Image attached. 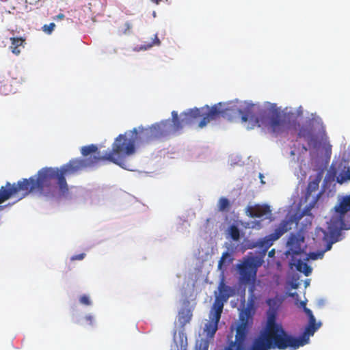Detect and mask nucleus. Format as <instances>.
Instances as JSON below:
<instances>
[{
	"label": "nucleus",
	"instance_id": "obj_1",
	"mask_svg": "<svg viewBox=\"0 0 350 350\" xmlns=\"http://www.w3.org/2000/svg\"><path fill=\"white\" fill-rule=\"evenodd\" d=\"M81 153L83 156L82 159H72L60 168L43 167L37 172L36 176L22 179V198L32 192H38L45 196H55L57 185L61 196L68 195V186L65 176L94 167L100 161L98 148L95 144L81 147Z\"/></svg>",
	"mask_w": 350,
	"mask_h": 350
},
{
	"label": "nucleus",
	"instance_id": "obj_2",
	"mask_svg": "<svg viewBox=\"0 0 350 350\" xmlns=\"http://www.w3.org/2000/svg\"><path fill=\"white\" fill-rule=\"evenodd\" d=\"M170 134V120H165L155 123L150 126L144 128L139 126L132 131L119 135L112 144L111 151L103 156H100V161H109L124 167L126 157L135 152V145L137 144H148L154 139L167 136Z\"/></svg>",
	"mask_w": 350,
	"mask_h": 350
},
{
	"label": "nucleus",
	"instance_id": "obj_3",
	"mask_svg": "<svg viewBox=\"0 0 350 350\" xmlns=\"http://www.w3.org/2000/svg\"><path fill=\"white\" fill-rule=\"evenodd\" d=\"M232 109L226 103H219L212 107L205 105L201 108H193L181 113V119L178 118V113L172 112V120H170V133L180 130L184 125L191 124L198 119L201 118L198 124L200 128L206 126L210 122L220 118H230L232 114Z\"/></svg>",
	"mask_w": 350,
	"mask_h": 350
},
{
	"label": "nucleus",
	"instance_id": "obj_4",
	"mask_svg": "<svg viewBox=\"0 0 350 350\" xmlns=\"http://www.w3.org/2000/svg\"><path fill=\"white\" fill-rule=\"evenodd\" d=\"M295 337L288 334L280 324L275 322L274 314L269 315L266 330L254 339L250 350H268L290 348L295 350Z\"/></svg>",
	"mask_w": 350,
	"mask_h": 350
},
{
	"label": "nucleus",
	"instance_id": "obj_5",
	"mask_svg": "<svg viewBox=\"0 0 350 350\" xmlns=\"http://www.w3.org/2000/svg\"><path fill=\"white\" fill-rule=\"evenodd\" d=\"M350 229V194L339 200L335 206L334 211L328 225V232L322 229L317 230V235L322 236V240L325 243V250H331L333 243L338 241L342 230Z\"/></svg>",
	"mask_w": 350,
	"mask_h": 350
},
{
	"label": "nucleus",
	"instance_id": "obj_6",
	"mask_svg": "<svg viewBox=\"0 0 350 350\" xmlns=\"http://www.w3.org/2000/svg\"><path fill=\"white\" fill-rule=\"evenodd\" d=\"M261 265V261L256 257L251 256L243 259L237 265L239 274V282L242 284H249L256 277L258 268Z\"/></svg>",
	"mask_w": 350,
	"mask_h": 350
},
{
	"label": "nucleus",
	"instance_id": "obj_7",
	"mask_svg": "<svg viewBox=\"0 0 350 350\" xmlns=\"http://www.w3.org/2000/svg\"><path fill=\"white\" fill-rule=\"evenodd\" d=\"M268 125L271 131L280 134L291 127V115L280 110H273L268 117Z\"/></svg>",
	"mask_w": 350,
	"mask_h": 350
},
{
	"label": "nucleus",
	"instance_id": "obj_8",
	"mask_svg": "<svg viewBox=\"0 0 350 350\" xmlns=\"http://www.w3.org/2000/svg\"><path fill=\"white\" fill-rule=\"evenodd\" d=\"M224 308V303L219 299H216L213 304L211 313L210 321L206 323L204 332L208 337L213 338L218 329V323L221 319V315Z\"/></svg>",
	"mask_w": 350,
	"mask_h": 350
},
{
	"label": "nucleus",
	"instance_id": "obj_9",
	"mask_svg": "<svg viewBox=\"0 0 350 350\" xmlns=\"http://www.w3.org/2000/svg\"><path fill=\"white\" fill-rule=\"evenodd\" d=\"M304 312L309 319V323L306 327L305 330L300 337H295V348L296 349L300 347L308 344L310 336H312L315 331L319 329V325H316V319L311 310L304 308Z\"/></svg>",
	"mask_w": 350,
	"mask_h": 350
},
{
	"label": "nucleus",
	"instance_id": "obj_10",
	"mask_svg": "<svg viewBox=\"0 0 350 350\" xmlns=\"http://www.w3.org/2000/svg\"><path fill=\"white\" fill-rule=\"evenodd\" d=\"M233 260V258L231 257V255L228 252H225L222 254V256L219 260L218 262V269L221 271L222 273V280L219 285V291L220 295V299L218 298L219 300H221L223 303L224 301H226L228 298L230 296V288L229 286H226L224 283V269H223V267L224 265H228L230 264Z\"/></svg>",
	"mask_w": 350,
	"mask_h": 350
},
{
	"label": "nucleus",
	"instance_id": "obj_11",
	"mask_svg": "<svg viewBox=\"0 0 350 350\" xmlns=\"http://www.w3.org/2000/svg\"><path fill=\"white\" fill-rule=\"evenodd\" d=\"M288 222L283 220L279 226L275 229L274 232L268 236L260 239L258 241V245L265 252L267 251L273 244V242L278 240L288 230Z\"/></svg>",
	"mask_w": 350,
	"mask_h": 350
},
{
	"label": "nucleus",
	"instance_id": "obj_12",
	"mask_svg": "<svg viewBox=\"0 0 350 350\" xmlns=\"http://www.w3.org/2000/svg\"><path fill=\"white\" fill-rule=\"evenodd\" d=\"M21 182L19 180L17 184L11 185L8 182L5 187H1L0 189V204L4 202L10 197L19 192H22L23 193V189H21Z\"/></svg>",
	"mask_w": 350,
	"mask_h": 350
},
{
	"label": "nucleus",
	"instance_id": "obj_13",
	"mask_svg": "<svg viewBox=\"0 0 350 350\" xmlns=\"http://www.w3.org/2000/svg\"><path fill=\"white\" fill-rule=\"evenodd\" d=\"M249 328L237 326L234 342H231L227 347L232 350H245V340Z\"/></svg>",
	"mask_w": 350,
	"mask_h": 350
},
{
	"label": "nucleus",
	"instance_id": "obj_14",
	"mask_svg": "<svg viewBox=\"0 0 350 350\" xmlns=\"http://www.w3.org/2000/svg\"><path fill=\"white\" fill-rule=\"evenodd\" d=\"M271 211L270 206L267 204H255L254 206H248L245 209L246 215L252 218H260L263 216L271 215Z\"/></svg>",
	"mask_w": 350,
	"mask_h": 350
},
{
	"label": "nucleus",
	"instance_id": "obj_15",
	"mask_svg": "<svg viewBox=\"0 0 350 350\" xmlns=\"http://www.w3.org/2000/svg\"><path fill=\"white\" fill-rule=\"evenodd\" d=\"M16 79H14L9 74H0V93L8 95L14 92V85L17 83Z\"/></svg>",
	"mask_w": 350,
	"mask_h": 350
},
{
	"label": "nucleus",
	"instance_id": "obj_16",
	"mask_svg": "<svg viewBox=\"0 0 350 350\" xmlns=\"http://www.w3.org/2000/svg\"><path fill=\"white\" fill-rule=\"evenodd\" d=\"M302 243H304V238L294 234H291L287 241L289 251L293 254H299L302 252Z\"/></svg>",
	"mask_w": 350,
	"mask_h": 350
},
{
	"label": "nucleus",
	"instance_id": "obj_17",
	"mask_svg": "<svg viewBox=\"0 0 350 350\" xmlns=\"http://www.w3.org/2000/svg\"><path fill=\"white\" fill-rule=\"evenodd\" d=\"M327 137L325 133V129L323 128L319 135H314L313 132L310 134V137L306 139L308 145L314 148H318L321 142H325Z\"/></svg>",
	"mask_w": 350,
	"mask_h": 350
},
{
	"label": "nucleus",
	"instance_id": "obj_18",
	"mask_svg": "<svg viewBox=\"0 0 350 350\" xmlns=\"http://www.w3.org/2000/svg\"><path fill=\"white\" fill-rule=\"evenodd\" d=\"M250 107H247L245 109V111L239 110V113L241 114L242 122H245L247 121L252 122L253 124L250 127V129H252L254 126H258V127L261 126V124L260 122L259 118L251 113Z\"/></svg>",
	"mask_w": 350,
	"mask_h": 350
},
{
	"label": "nucleus",
	"instance_id": "obj_19",
	"mask_svg": "<svg viewBox=\"0 0 350 350\" xmlns=\"http://www.w3.org/2000/svg\"><path fill=\"white\" fill-rule=\"evenodd\" d=\"M252 323V316L250 309L247 308L242 311L239 315V326L249 328Z\"/></svg>",
	"mask_w": 350,
	"mask_h": 350
},
{
	"label": "nucleus",
	"instance_id": "obj_20",
	"mask_svg": "<svg viewBox=\"0 0 350 350\" xmlns=\"http://www.w3.org/2000/svg\"><path fill=\"white\" fill-rule=\"evenodd\" d=\"M12 44L10 49L12 52L18 55L21 53V48L24 47L25 40L22 38H11Z\"/></svg>",
	"mask_w": 350,
	"mask_h": 350
},
{
	"label": "nucleus",
	"instance_id": "obj_21",
	"mask_svg": "<svg viewBox=\"0 0 350 350\" xmlns=\"http://www.w3.org/2000/svg\"><path fill=\"white\" fill-rule=\"evenodd\" d=\"M296 269L303 273L306 276H308L312 273V268L306 262H303L301 260H298L295 265Z\"/></svg>",
	"mask_w": 350,
	"mask_h": 350
},
{
	"label": "nucleus",
	"instance_id": "obj_22",
	"mask_svg": "<svg viewBox=\"0 0 350 350\" xmlns=\"http://www.w3.org/2000/svg\"><path fill=\"white\" fill-rule=\"evenodd\" d=\"M312 132V127L310 125H304L299 129L297 136L306 140Z\"/></svg>",
	"mask_w": 350,
	"mask_h": 350
},
{
	"label": "nucleus",
	"instance_id": "obj_23",
	"mask_svg": "<svg viewBox=\"0 0 350 350\" xmlns=\"http://www.w3.org/2000/svg\"><path fill=\"white\" fill-rule=\"evenodd\" d=\"M321 177H317L315 180L310 181L307 187V195L310 196L314 191L319 189Z\"/></svg>",
	"mask_w": 350,
	"mask_h": 350
},
{
	"label": "nucleus",
	"instance_id": "obj_24",
	"mask_svg": "<svg viewBox=\"0 0 350 350\" xmlns=\"http://www.w3.org/2000/svg\"><path fill=\"white\" fill-rule=\"evenodd\" d=\"M230 238L234 241H239L240 239V230L235 225H231L228 229Z\"/></svg>",
	"mask_w": 350,
	"mask_h": 350
},
{
	"label": "nucleus",
	"instance_id": "obj_25",
	"mask_svg": "<svg viewBox=\"0 0 350 350\" xmlns=\"http://www.w3.org/2000/svg\"><path fill=\"white\" fill-rule=\"evenodd\" d=\"M350 180V167H348L346 170H342L337 177V181L339 183Z\"/></svg>",
	"mask_w": 350,
	"mask_h": 350
},
{
	"label": "nucleus",
	"instance_id": "obj_26",
	"mask_svg": "<svg viewBox=\"0 0 350 350\" xmlns=\"http://www.w3.org/2000/svg\"><path fill=\"white\" fill-rule=\"evenodd\" d=\"M152 42L150 43L144 44V45L140 46L141 49L143 50H147L150 49L151 47L154 46H159L161 44L160 40L158 38V36L157 34L154 36V38L152 39Z\"/></svg>",
	"mask_w": 350,
	"mask_h": 350
},
{
	"label": "nucleus",
	"instance_id": "obj_27",
	"mask_svg": "<svg viewBox=\"0 0 350 350\" xmlns=\"http://www.w3.org/2000/svg\"><path fill=\"white\" fill-rule=\"evenodd\" d=\"M230 206L228 199L226 198H221L218 202V208L219 211H226Z\"/></svg>",
	"mask_w": 350,
	"mask_h": 350
},
{
	"label": "nucleus",
	"instance_id": "obj_28",
	"mask_svg": "<svg viewBox=\"0 0 350 350\" xmlns=\"http://www.w3.org/2000/svg\"><path fill=\"white\" fill-rule=\"evenodd\" d=\"M55 27V24L54 23H51L49 25H44L42 27V29L47 34H51L53 32V31L54 30Z\"/></svg>",
	"mask_w": 350,
	"mask_h": 350
},
{
	"label": "nucleus",
	"instance_id": "obj_29",
	"mask_svg": "<svg viewBox=\"0 0 350 350\" xmlns=\"http://www.w3.org/2000/svg\"><path fill=\"white\" fill-rule=\"evenodd\" d=\"M79 301L81 304H83L85 306L91 305V301H90L89 297L86 295H81L79 298Z\"/></svg>",
	"mask_w": 350,
	"mask_h": 350
},
{
	"label": "nucleus",
	"instance_id": "obj_30",
	"mask_svg": "<svg viewBox=\"0 0 350 350\" xmlns=\"http://www.w3.org/2000/svg\"><path fill=\"white\" fill-rule=\"evenodd\" d=\"M323 257V253L321 252H310L308 254L309 259L317 260Z\"/></svg>",
	"mask_w": 350,
	"mask_h": 350
},
{
	"label": "nucleus",
	"instance_id": "obj_31",
	"mask_svg": "<svg viewBox=\"0 0 350 350\" xmlns=\"http://www.w3.org/2000/svg\"><path fill=\"white\" fill-rule=\"evenodd\" d=\"M85 254L84 253L74 255L70 258V260L71 261L81 260H83L85 258Z\"/></svg>",
	"mask_w": 350,
	"mask_h": 350
},
{
	"label": "nucleus",
	"instance_id": "obj_32",
	"mask_svg": "<svg viewBox=\"0 0 350 350\" xmlns=\"http://www.w3.org/2000/svg\"><path fill=\"white\" fill-rule=\"evenodd\" d=\"M125 29L123 30L124 33H126L130 31L132 28V25L129 22H126L124 24Z\"/></svg>",
	"mask_w": 350,
	"mask_h": 350
},
{
	"label": "nucleus",
	"instance_id": "obj_33",
	"mask_svg": "<svg viewBox=\"0 0 350 350\" xmlns=\"http://www.w3.org/2000/svg\"><path fill=\"white\" fill-rule=\"evenodd\" d=\"M85 320L88 322V324L90 325H93V321H94V318L91 315H87L85 316Z\"/></svg>",
	"mask_w": 350,
	"mask_h": 350
},
{
	"label": "nucleus",
	"instance_id": "obj_34",
	"mask_svg": "<svg viewBox=\"0 0 350 350\" xmlns=\"http://www.w3.org/2000/svg\"><path fill=\"white\" fill-rule=\"evenodd\" d=\"M64 18H65V15L64 14L60 13L54 17V20H62Z\"/></svg>",
	"mask_w": 350,
	"mask_h": 350
},
{
	"label": "nucleus",
	"instance_id": "obj_35",
	"mask_svg": "<svg viewBox=\"0 0 350 350\" xmlns=\"http://www.w3.org/2000/svg\"><path fill=\"white\" fill-rule=\"evenodd\" d=\"M40 0H26V2L29 3L30 5H36Z\"/></svg>",
	"mask_w": 350,
	"mask_h": 350
},
{
	"label": "nucleus",
	"instance_id": "obj_36",
	"mask_svg": "<svg viewBox=\"0 0 350 350\" xmlns=\"http://www.w3.org/2000/svg\"><path fill=\"white\" fill-rule=\"evenodd\" d=\"M275 250H274V249H272L271 250H270V251L269 252L268 256H269V257H273V256L275 255Z\"/></svg>",
	"mask_w": 350,
	"mask_h": 350
},
{
	"label": "nucleus",
	"instance_id": "obj_37",
	"mask_svg": "<svg viewBox=\"0 0 350 350\" xmlns=\"http://www.w3.org/2000/svg\"><path fill=\"white\" fill-rule=\"evenodd\" d=\"M150 1L157 5H159L162 0H150Z\"/></svg>",
	"mask_w": 350,
	"mask_h": 350
},
{
	"label": "nucleus",
	"instance_id": "obj_38",
	"mask_svg": "<svg viewBox=\"0 0 350 350\" xmlns=\"http://www.w3.org/2000/svg\"><path fill=\"white\" fill-rule=\"evenodd\" d=\"M307 150H308L307 148L304 145H303L302 146L301 152L304 153V152H307Z\"/></svg>",
	"mask_w": 350,
	"mask_h": 350
},
{
	"label": "nucleus",
	"instance_id": "obj_39",
	"mask_svg": "<svg viewBox=\"0 0 350 350\" xmlns=\"http://www.w3.org/2000/svg\"><path fill=\"white\" fill-rule=\"evenodd\" d=\"M259 178L261 179V183H264V181L262 180L263 175L262 174H259Z\"/></svg>",
	"mask_w": 350,
	"mask_h": 350
},
{
	"label": "nucleus",
	"instance_id": "obj_40",
	"mask_svg": "<svg viewBox=\"0 0 350 350\" xmlns=\"http://www.w3.org/2000/svg\"><path fill=\"white\" fill-rule=\"evenodd\" d=\"M199 350H208V347H204L202 349H200Z\"/></svg>",
	"mask_w": 350,
	"mask_h": 350
},
{
	"label": "nucleus",
	"instance_id": "obj_41",
	"mask_svg": "<svg viewBox=\"0 0 350 350\" xmlns=\"http://www.w3.org/2000/svg\"><path fill=\"white\" fill-rule=\"evenodd\" d=\"M224 350H232L231 347H226Z\"/></svg>",
	"mask_w": 350,
	"mask_h": 350
},
{
	"label": "nucleus",
	"instance_id": "obj_42",
	"mask_svg": "<svg viewBox=\"0 0 350 350\" xmlns=\"http://www.w3.org/2000/svg\"><path fill=\"white\" fill-rule=\"evenodd\" d=\"M291 155H295V152H294V151H293V150H292V151L291 152Z\"/></svg>",
	"mask_w": 350,
	"mask_h": 350
}]
</instances>
